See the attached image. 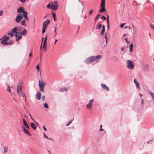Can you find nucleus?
Listing matches in <instances>:
<instances>
[{
  "mask_svg": "<svg viewBox=\"0 0 154 154\" xmlns=\"http://www.w3.org/2000/svg\"><path fill=\"white\" fill-rule=\"evenodd\" d=\"M102 57L101 55H97V56H91L87 58L85 60L84 62L86 64H89L91 63H92L94 61L98 62L99 60H98L100 58Z\"/></svg>",
  "mask_w": 154,
  "mask_h": 154,
  "instance_id": "nucleus-1",
  "label": "nucleus"
},
{
  "mask_svg": "<svg viewBox=\"0 0 154 154\" xmlns=\"http://www.w3.org/2000/svg\"><path fill=\"white\" fill-rule=\"evenodd\" d=\"M46 85V83L43 79H39L38 82V85L39 88V91L44 92V88Z\"/></svg>",
  "mask_w": 154,
  "mask_h": 154,
  "instance_id": "nucleus-2",
  "label": "nucleus"
},
{
  "mask_svg": "<svg viewBox=\"0 0 154 154\" xmlns=\"http://www.w3.org/2000/svg\"><path fill=\"white\" fill-rule=\"evenodd\" d=\"M134 63L130 60H128L127 62V67L129 69H134Z\"/></svg>",
  "mask_w": 154,
  "mask_h": 154,
  "instance_id": "nucleus-3",
  "label": "nucleus"
},
{
  "mask_svg": "<svg viewBox=\"0 0 154 154\" xmlns=\"http://www.w3.org/2000/svg\"><path fill=\"white\" fill-rule=\"evenodd\" d=\"M13 43V41H10L9 42H7L4 39L2 40L1 42V44L5 45H11Z\"/></svg>",
  "mask_w": 154,
  "mask_h": 154,
  "instance_id": "nucleus-4",
  "label": "nucleus"
},
{
  "mask_svg": "<svg viewBox=\"0 0 154 154\" xmlns=\"http://www.w3.org/2000/svg\"><path fill=\"white\" fill-rule=\"evenodd\" d=\"M18 31V28L17 27H16L14 28L12 31L11 32L9 33H8V35H10L12 37L13 34H15V33L16 32V31Z\"/></svg>",
  "mask_w": 154,
  "mask_h": 154,
  "instance_id": "nucleus-5",
  "label": "nucleus"
},
{
  "mask_svg": "<svg viewBox=\"0 0 154 154\" xmlns=\"http://www.w3.org/2000/svg\"><path fill=\"white\" fill-rule=\"evenodd\" d=\"M23 18V17L22 14H19L17 15L15 20L17 23H19Z\"/></svg>",
  "mask_w": 154,
  "mask_h": 154,
  "instance_id": "nucleus-6",
  "label": "nucleus"
},
{
  "mask_svg": "<svg viewBox=\"0 0 154 154\" xmlns=\"http://www.w3.org/2000/svg\"><path fill=\"white\" fill-rule=\"evenodd\" d=\"M18 31H16L15 34V37L16 38V40L17 41H19L22 37L21 35L20 34V33Z\"/></svg>",
  "mask_w": 154,
  "mask_h": 154,
  "instance_id": "nucleus-7",
  "label": "nucleus"
},
{
  "mask_svg": "<svg viewBox=\"0 0 154 154\" xmlns=\"http://www.w3.org/2000/svg\"><path fill=\"white\" fill-rule=\"evenodd\" d=\"M50 20L47 19L43 22L42 27L46 28L48 24L50 23Z\"/></svg>",
  "mask_w": 154,
  "mask_h": 154,
  "instance_id": "nucleus-8",
  "label": "nucleus"
},
{
  "mask_svg": "<svg viewBox=\"0 0 154 154\" xmlns=\"http://www.w3.org/2000/svg\"><path fill=\"white\" fill-rule=\"evenodd\" d=\"M149 69L148 65L145 66L142 68V70L144 72H148L149 70Z\"/></svg>",
  "mask_w": 154,
  "mask_h": 154,
  "instance_id": "nucleus-9",
  "label": "nucleus"
},
{
  "mask_svg": "<svg viewBox=\"0 0 154 154\" xmlns=\"http://www.w3.org/2000/svg\"><path fill=\"white\" fill-rule=\"evenodd\" d=\"M22 130L23 132L26 134H27L29 136L31 135V134L23 126L22 127Z\"/></svg>",
  "mask_w": 154,
  "mask_h": 154,
  "instance_id": "nucleus-10",
  "label": "nucleus"
},
{
  "mask_svg": "<svg viewBox=\"0 0 154 154\" xmlns=\"http://www.w3.org/2000/svg\"><path fill=\"white\" fill-rule=\"evenodd\" d=\"M22 13V16H23L24 17V18L25 19H26V20H28V18L27 16V12L26 11H23V12Z\"/></svg>",
  "mask_w": 154,
  "mask_h": 154,
  "instance_id": "nucleus-11",
  "label": "nucleus"
},
{
  "mask_svg": "<svg viewBox=\"0 0 154 154\" xmlns=\"http://www.w3.org/2000/svg\"><path fill=\"white\" fill-rule=\"evenodd\" d=\"M23 124L28 129H29L30 128L28 126V124L26 121V120L24 119H23Z\"/></svg>",
  "mask_w": 154,
  "mask_h": 154,
  "instance_id": "nucleus-12",
  "label": "nucleus"
},
{
  "mask_svg": "<svg viewBox=\"0 0 154 154\" xmlns=\"http://www.w3.org/2000/svg\"><path fill=\"white\" fill-rule=\"evenodd\" d=\"M25 11L24 9V8L21 7L19 8L17 10V12L18 13H23Z\"/></svg>",
  "mask_w": 154,
  "mask_h": 154,
  "instance_id": "nucleus-13",
  "label": "nucleus"
},
{
  "mask_svg": "<svg viewBox=\"0 0 154 154\" xmlns=\"http://www.w3.org/2000/svg\"><path fill=\"white\" fill-rule=\"evenodd\" d=\"M36 97L38 100H40L42 94L40 93L37 92L36 94Z\"/></svg>",
  "mask_w": 154,
  "mask_h": 154,
  "instance_id": "nucleus-14",
  "label": "nucleus"
},
{
  "mask_svg": "<svg viewBox=\"0 0 154 154\" xmlns=\"http://www.w3.org/2000/svg\"><path fill=\"white\" fill-rule=\"evenodd\" d=\"M134 82L135 84L136 87L139 89H140V87L139 86V83L136 81V80L135 79H134Z\"/></svg>",
  "mask_w": 154,
  "mask_h": 154,
  "instance_id": "nucleus-15",
  "label": "nucleus"
},
{
  "mask_svg": "<svg viewBox=\"0 0 154 154\" xmlns=\"http://www.w3.org/2000/svg\"><path fill=\"white\" fill-rule=\"evenodd\" d=\"M22 87L20 85H18L17 87V92L19 94L20 92L21 91Z\"/></svg>",
  "mask_w": 154,
  "mask_h": 154,
  "instance_id": "nucleus-16",
  "label": "nucleus"
},
{
  "mask_svg": "<svg viewBox=\"0 0 154 154\" xmlns=\"http://www.w3.org/2000/svg\"><path fill=\"white\" fill-rule=\"evenodd\" d=\"M27 32V30L24 29L23 31L20 33V34L22 35H26Z\"/></svg>",
  "mask_w": 154,
  "mask_h": 154,
  "instance_id": "nucleus-17",
  "label": "nucleus"
},
{
  "mask_svg": "<svg viewBox=\"0 0 154 154\" xmlns=\"http://www.w3.org/2000/svg\"><path fill=\"white\" fill-rule=\"evenodd\" d=\"M101 87L104 89H105L108 91H109V88L104 84H102Z\"/></svg>",
  "mask_w": 154,
  "mask_h": 154,
  "instance_id": "nucleus-18",
  "label": "nucleus"
},
{
  "mask_svg": "<svg viewBox=\"0 0 154 154\" xmlns=\"http://www.w3.org/2000/svg\"><path fill=\"white\" fill-rule=\"evenodd\" d=\"M30 125H31V127L34 130H36V125H35V124H34L33 122H31V123Z\"/></svg>",
  "mask_w": 154,
  "mask_h": 154,
  "instance_id": "nucleus-19",
  "label": "nucleus"
},
{
  "mask_svg": "<svg viewBox=\"0 0 154 154\" xmlns=\"http://www.w3.org/2000/svg\"><path fill=\"white\" fill-rule=\"evenodd\" d=\"M58 7V6L57 5H53L52 8H51V10H57Z\"/></svg>",
  "mask_w": 154,
  "mask_h": 154,
  "instance_id": "nucleus-20",
  "label": "nucleus"
},
{
  "mask_svg": "<svg viewBox=\"0 0 154 154\" xmlns=\"http://www.w3.org/2000/svg\"><path fill=\"white\" fill-rule=\"evenodd\" d=\"M105 0H101V4L100 5V7H105Z\"/></svg>",
  "mask_w": 154,
  "mask_h": 154,
  "instance_id": "nucleus-21",
  "label": "nucleus"
},
{
  "mask_svg": "<svg viewBox=\"0 0 154 154\" xmlns=\"http://www.w3.org/2000/svg\"><path fill=\"white\" fill-rule=\"evenodd\" d=\"M102 8L100 9L99 10V11L100 12H104L106 11V9L105 7H101Z\"/></svg>",
  "mask_w": 154,
  "mask_h": 154,
  "instance_id": "nucleus-22",
  "label": "nucleus"
},
{
  "mask_svg": "<svg viewBox=\"0 0 154 154\" xmlns=\"http://www.w3.org/2000/svg\"><path fill=\"white\" fill-rule=\"evenodd\" d=\"M53 6V3H49L48 5L47 6V7L48 8H51H51Z\"/></svg>",
  "mask_w": 154,
  "mask_h": 154,
  "instance_id": "nucleus-23",
  "label": "nucleus"
},
{
  "mask_svg": "<svg viewBox=\"0 0 154 154\" xmlns=\"http://www.w3.org/2000/svg\"><path fill=\"white\" fill-rule=\"evenodd\" d=\"M67 90V88H66L64 87L61 88L60 89V92H62L63 91H66Z\"/></svg>",
  "mask_w": 154,
  "mask_h": 154,
  "instance_id": "nucleus-24",
  "label": "nucleus"
},
{
  "mask_svg": "<svg viewBox=\"0 0 154 154\" xmlns=\"http://www.w3.org/2000/svg\"><path fill=\"white\" fill-rule=\"evenodd\" d=\"M133 47V43H131L130 45L129 48L130 49V52H131L132 51V48Z\"/></svg>",
  "mask_w": 154,
  "mask_h": 154,
  "instance_id": "nucleus-25",
  "label": "nucleus"
},
{
  "mask_svg": "<svg viewBox=\"0 0 154 154\" xmlns=\"http://www.w3.org/2000/svg\"><path fill=\"white\" fill-rule=\"evenodd\" d=\"M21 24L24 26H26V24H25V20H22L21 21Z\"/></svg>",
  "mask_w": 154,
  "mask_h": 154,
  "instance_id": "nucleus-26",
  "label": "nucleus"
},
{
  "mask_svg": "<svg viewBox=\"0 0 154 154\" xmlns=\"http://www.w3.org/2000/svg\"><path fill=\"white\" fill-rule=\"evenodd\" d=\"M52 16L53 17V18L54 21H55L56 20V19L55 18L56 17V14L52 12Z\"/></svg>",
  "mask_w": 154,
  "mask_h": 154,
  "instance_id": "nucleus-27",
  "label": "nucleus"
},
{
  "mask_svg": "<svg viewBox=\"0 0 154 154\" xmlns=\"http://www.w3.org/2000/svg\"><path fill=\"white\" fill-rule=\"evenodd\" d=\"M86 106L87 109L88 110H89L91 108L92 106L88 104Z\"/></svg>",
  "mask_w": 154,
  "mask_h": 154,
  "instance_id": "nucleus-28",
  "label": "nucleus"
},
{
  "mask_svg": "<svg viewBox=\"0 0 154 154\" xmlns=\"http://www.w3.org/2000/svg\"><path fill=\"white\" fill-rule=\"evenodd\" d=\"M4 38V39L5 41H6L7 42L9 39L10 38L9 36H4V37H3L2 38Z\"/></svg>",
  "mask_w": 154,
  "mask_h": 154,
  "instance_id": "nucleus-29",
  "label": "nucleus"
},
{
  "mask_svg": "<svg viewBox=\"0 0 154 154\" xmlns=\"http://www.w3.org/2000/svg\"><path fill=\"white\" fill-rule=\"evenodd\" d=\"M94 102V100L93 99L91 100L89 102V103H88V104H90V105H91V106H92V105L93 104Z\"/></svg>",
  "mask_w": 154,
  "mask_h": 154,
  "instance_id": "nucleus-30",
  "label": "nucleus"
},
{
  "mask_svg": "<svg viewBox=\"0 0 154 154\" xmlns=\"http://www.w3.org/2000/svg\"><path fill=\"white\" fill-rule=\"evenodd\" d=\"M4 152L5 153L8 151V147H4Z\"/></svg>",
  "mask_w": 154,
  "mask_h": 154,
  "instance_id": "nucleus-31",
  "label": "nucleus"
},
{
  "mask_svg": "<svg viewBox=\"0 0 154 154\" xmlns=\"http://www.w3.org/2000/svg\"><path fill=\"white\" fill-rule=\"evenodd\" d=\"M101 26L102 25L101 24H100L98 26L97 25L96 26V28L97 29H99L101 28Z\"/></svg>",
  "mask_w": 154,
  "mask_h": 154,
  "instance_id": "nucleus-32",
  "label": "nucleus"
},
{
  "mask_svg": "<svg viewBox=\"0 0 154 154\" xmlns=\"http://www.w3.org/2000/svg\"><path fill=\"white\" fill-rule=\"evenodd\" d=\"M100 16V14H97L96 16V17H95V18L94 20H98Z\"/></svg>",
  "mask_w": 154,
  "mask_h": 154,
  "instance_id": "nucleus-33",
  "label": "nucleus"
},
{
  "mask_svg": "<svg viewBox=\"0 0 154 154\" xmlns=\"http://www.w3.org/2000/svg\"><path fill=\"white\" fill-rule=\"evenodd\" d=\"M7 86H8V87H7V91H8L10 92H11V89H10V86L9 85H8Z\"/></svg>",
  "mask_w": 154,
  "mask_h": 154,
  "instance_id": "nucleus-34",
  "label": "nucleus"
},
{
  "mask_svg": "<svg viewBox=\"0 0 154 154\" xmlns=\"http://www.w3.org/2000/svg\"><path fill=\"white\" fill-rule=\"evenodd\" d=\"M104 37H105V40H106V44L107 43V42H108V39H107V35H105Z\"/></svg>",
  "mask_w": 154,
  "mask_h": 154,
  "instance_id": "nucleus-35",
  "label": "nucleus"
},
{
  "mask_svg": "<svg viewBox=\"0 0 154 154\" xmlns=\"http://www.w3.org/2000/svg\"><path fill=\"white\" fill-rule=\"evenodd\" d=\"M73 119L72 120H70V121H69V123H67L66 125V126H68L69 125L72 123V121L73 120Z\"/></svg>",
  "mask_w": 154,
  "mask_h": 154,
  "instance_id": "nucleus-36",
  "label": "nucleus"
},
{
  "mask_svg": "<svg viewBox=\"0 0 154 154\" xmlns=\"http://www.w3.org/2000/svg\"><path fill=\"white\" fill-rule=\"evenodd\" d=\"M105 29H102L100 32V34L101 35H103L105 32Z\"/></svg>",
  "mask_w": 154,
  "mask_h": 154,
  "instance_id": "nucleus-37",
  "label": "nucleus"
},
{
  "mask_svg": "<svg viewBox=\"0 0 154 154\" xmlns=\"http://www.w3.org/2000/svg\"><path fill=\"white\" fill-rule=\"evenodd\" d=\"M150 94L152 97V98H154V93L152 92H150Z\"/></svg>",
  "mask_w": 154,
  "mask_h": 154,
  "instance_id": "nucleus-38",
  "label": "nucleus"
},
{
  "mask_svg": "<svg viewBox=\"0 0 154 154\" xmlns=\"http://www.w3.org/2000/svg\"><path fill=\"white\" fill-rule=\"evenodd\" d=\"M125 40L127 43H129L130 42V41L126 38H125Z\"/></svg>",
  "mask_w": 154,
  "mask_h": 154,
  "instance_id": "nucleus-39",
  "label": "nucleus"
},
{
  "mask_svg": "<svg viewBox=\"0 0 154 154\" xmlns=\"http://www.w3.org/2000/svg\"><path fill=\"white\" fill-rule=\"evenodd\" d=\"M46 29V28L44 27V28L43 27H42V33H44L45 32Z\"/></svg>",
  "mask_w": 154,
  "mask_h": 154,
  "instance_id": "nucleus-40",
  "label": "nucleus"
},
{
  "mask_svg": "<svg viewBox=\"0 0 154 154\" xmlns=\"http://www.w3.org/2000/svg\"><path fill=\"white\" fill-rule=\"evenodd\" d=\"M29 115L30 116V117L32 119V120L35 123H36L37 125H38V123L37 122H36L35 121H34V120L32 118V116L31 115V114H29Z\"/></svg>",
  "mask_w": 154,
  "mask_h": 154,
  "instance_id": "nucleus-41",
  "label": "nucleus"
},
{
  "mask_svg": "<svg viewBox=\"0 0 154 154\" xmlns=\"http://www.w3.org/2000/svg\"><path fill=\"white\" fill-rule=\"evenodd\" d=\"M125 25V24L124 23H122L120 25V27L121 28H123L124 26Z\"/></svg>",
  "mask_w": 154,
  "mask_h": 154,
  "instance_id": "nucleus-42",
  "label": "nucleus"
},
{
  "mask_svg": "<svg viewBox=\"0 0 154 154\" xmlns=\"http://www.w3.org/2000/svg\"><path fill=\"white\" fill-rule=\"evenodd\" d=\"M44 106L47 108H48L49 107L48 105V104L46 103H45L44 105Z\"/></svg>",
  "mask_w": 154,
  "mask_h": 154,
  "instance_id": "nucleus-43",
  "label": "nucleus"
},
{
  "mask_svg": "<svg viewBox=\"0 0 154 154\" xmlns=\"http://www.w3.org/2000/svg\"><path fill=\"white\" fill-rule=\"evenodd\" d=\"M22 96L23 97H24V100L25 101H26V97L25 95V94H24L22 95Z\"/></svg>",
  "mask_w": 154,
  "mask_h": 154,
  "instance_id": "nucleus-44",
  "label": "nucleus"
},
{
  "mask_svg": "<svg viewBox=\"0 0 154 154\" xmlns=\"http://www.w3.org/2000/svg\"><path fill=\"white\" fill-rule=\"evenodd\" d=\"M44 137L46 138V139H49V138L47 136H46L45 133H44Z\"/></svg>",
  "mask_w": 154,
  "mask_h": 154,
  "instance_id": "nucleus-45",
  "label": "nucleus"
},
{
  "mask_svg": "<svg viewBox=\"0 0 154 154\" xmlns=\"http://www.w3.org/2000/svg\"><path fill=\"white\" fill-rule=\"evenodd\" d=\"M46 41H44V42H43V48H44L45 46V45H46Z\"/></svg>",
  "mask_w": 154,
  "mask_h": 154,
  "instance_id": "nucleus-46",
  "label": "nucleus"
},
{
  "mask_svg": "<svg viewBox=\"0 0 154 154\" xmlns=\"http://www.w3.org/2000/svg\"><path fill=\"white\" fill-rule=\"evenodd\" d=\"M107 28L108 29L109 28V21L108 20V21H107Z\"/></svg>",
  "mask_w": 154,
  "mask_h": 154,
  "instance_id": "nucleus-47",
  "label": "nucleus"
},
{
  "mask_svg": "<svg viewBox=\"0 0 154 154\" xmlns=\"http://www.w3.org/2000/svg\"><path fill=\"white\" fill-rule=\"evenodd\" d=\"M101 19H103V20H105L106 19V17L105 16H103L101 17Z\"/></svg>",
  "mask_w": 154,
  "mask_h": 154,
  "instance_id": "nucleus-48",
  "label": "nucleus"
},
{
  "mask_svg": "<svg viewBox=\"0 0 154 154\" xmlns=\"http://www.w3.org/2000/svg\"><path fill=\"white\" fill-rule=\"evenodd\" d=\"M3 13V11L2 10H1L0 11V16H2V15Z\"/></svg>",
  "mask_w": 154,
  "mask_h": 154,
  "instance_id": "nucleus-49",
  "label": "nucleus"
},
{
  "mask_svg": "<svg viewBox=\"0 0 154 154\" xmlns=\"http://www.w3.org/2000/svg\"><path fill=\"white\" fill-rule=\"evenodd\" d=\"M93 11V10H90L89 12V14L91 15V14H92Z\"/></svg>",
  "mask_w": 154,
  "mask_h": 154,
  "instance_id": "nucleus-50",
  "label": "nucleus"
},
{
  "mask_svg": "<svg viewBox=\"0 0 154 154\" xmlns=\"http://www.w3.org/2000/svg\"><path fill=\"white\" fill-rule=\"evenodd\" d=\"M54 5H57V1H55L53 2Z\"/></svg>",
  "mask_w": 154,
  "mask_h": 154,
  "instance_id": "nucleus-51",
  "label": "nucleus"
},
{
  "mask_svg": "<svg viewBox=\"0 0 154 154\" xmlns=\"http://www.w3.org/2000/svg\"><path fill=\"white\" fill-rule=\"evenodd\" d=\"M102 125H101L100 126V129L99 130L100 131H102L103 130V129H102Z\"/></svg>",
  "mask_w": 154,
  "mask_h": 154,
  "instance_id": "nucleus-52",
  "label": "nucleus"
},
{
  "mask_svg": "<svg viewBox=\"0 0 154 154\" xmlns=\"http://www.w3.org/2000/svg\"><path fill=\"white\" fill-rule=\"evenodd\" d=\"M36 69H37V70L38 71H39V70L40 68H39V66L38 65H37V66H36Z\"/></svg>",
  "mask_w": 154,
  "mask_h": 154,
  "instance_id": "nucleus-53",
  "label": "nucleus"
},
{
  "mask_svg": "<svg viewBox=\"0 0 154 154\" xmlns=\"http://www.w3.org/2000/svg\"><path fill=\"white\" fill-rule=\"evenodd\" d=\"M20 1L22 3H24L26 1V0H20Z\"/></svg>",
  "mask_w": 154,
  "mask_h": 154,
  "instance_id": "nucleus-54",
  "label": "nucleus"
},
{
  "mask_svg": "<svg viewBox=\"0 0 154 154\" xmlns=\"http://www.w3.org/2000/svg\"><path fill=\"white\" fill-rule=\"evenodd\" d=\"M45 97L44 95H43L42 97V100L43 101H44V100L45 99Z\"/></svg>",
  "mask_w": 154,
  "mask_h": 154,
  "instance_id": "nucleus-55",
  "label": "nucleus"
},
{
  "mask_svg": "<svg viewBox=\"0 0 154 154\" xmlns=\"http://www.w3.org/2000/svg\"><path fill=\"white\" fill-rule=\"evenodd\" d=\"M54 32H55V35L56 36L57 34V32H56V29L55 27L54 28Z\"/></svg>",
  "mask_w": 154,
  "mask_h": 154,
  "instance_id": "nucleus-56",
  "label": "nucleus"
},
{
  "mask_svg": "<svg viewBox=\"0 0 154 154\" xmlns=\"http://www.w3.org/2000/svg\"><path fill=\"white\" fill-rule=\"evenodd\" d=\"M134 4H135L136 6L137 5V3L136 2H134Z\"/></svg>",
  "mask_w": 154,
  "mask_h": 154,
  "instance_id": "nucleus-57",
  "label": "nucleus"
},
{
  "mask_svg": "<svg viewBox=\"0 0 154 154\" xmlns=\"http://www.w3.org/2000/svg\"><path fill=\"white\" fill-rule=\"evenodd\" d=\"M43 128L44 130L45 131H47V129L44 126H43Z\"/></svg>",
  "mask_w": 154,
  "mask_h": 154,
  "instance_id": "nucleus-58",
  "label": "nucleus"
},
{
  "mask_svg": "<svg viewBox=\"0 0 154 154\" xmlns=\"http://www.w3.org/2000/svg\"><path fill=\"white\" fill-rule=\"evenodd\" d=\"M102 29H105V26L104 25H103L102 26Z\"/></svg>",
  "mask_w": 154,
  "mask_h": 154,
  "instance_id": "nucleus-59",
  "label": "nucleus"
},
{
  "mask_svg": "<svg viewBox=\"0 0 154 154\" xmlns=\"http://www.w3.org/2000/svg\"><path fill=\"white\" fill-rule=\"evenodd\" d=\"M107 21H108V20L109 21V16L108 15H107Z\"/></svg>",
  "mask_w": 154,
  "mask_h": 154,
  "instance_id": "nucleus-60",
  "label": "nucleus"
},
{
  "mask_svg": "<svg viewBox=\"0 0 154 154\" xmlns=\"http://www.w3.org/2000/svg\"><path fill=\"white\" fill-rule=\"evenodd\" d=\"M32 56V54L31 53H30L29 54V57H30Z\"/></svg>",
  "mask_w": 154,
  "mask_h": 154,
  "instance_id": "nucleus-61",
  "label": "nucleus"
},
{
  "mask_svg": "<svg viewBox=\"0 0 154 154\" xmlns=\"http://www.w3.org/2000/svg\"><path fill=\"white\" fill-rule=\"evenodd\" d=\"M141 104H143V99L142 100Z\"/></svg>",
  "mask_w": 154,
  "mask_h": 154,
  "instance_id": "nucleus-62",
  "label": "nucleus"
},
{
  "mask_svg": "<svg viewBox=\"0 0 154 154\" xmlns=\"http://www.w3.org/2000/svg\"><path fill=\"white\" fill-rule=\"evenodd\" d=\"M57 39H55V42H54V44H55L56 43V42H57Z\"/></svg>",
  "mask_w": 154,
  "mask_h": 154,
  "instance_id": "nucleus-63",
  "label": "nucleus"
},
{
  "mask_svg": "<svg viewBox=\"0 0 154 154\" xmlns=\"http://www.w3.org/2000/svg\"><path fill=\"white\" fill-rule=\"evenodd\" d=\"M47 37H45V38L44 41H47Z\"/></svg>",
  "mask_w": 154,
  "mask_h": 154,
  "instance_id": "nucleus-64",
  "label": "nucleus"
}]
</instances>
